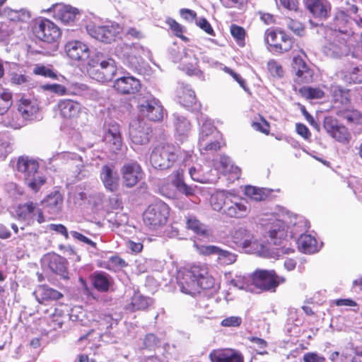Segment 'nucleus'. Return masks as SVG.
<instances>
[{
  "instance_id": "obj_48",
  "label": "nucleus",
  "mask_w": 362,
  "mask_h": 362,
  "mask_svg": "<svg viewBox=\"0 0 362 362\" xmlns=\"http://www.w3.org/2000/svg\"><path fill=\"white\" fill-rule=\"evenodd\" d=\"M15 26L12 21L0 23V42L6 41L15 33Z\"/></svg>"
},
{
  "instance_id": "obj_55",
  "label": "nucleus",
  "mask_w": 362,
  "mask_h": 362,
  "mask_svg": "<svg viewBox=\"0 0 362 362\" xmlns=\"http://www.w3.org/2000/svg\"><path fill=\"white\" fill-rule=\"evenodd\" d=\"M278 35H279V30L267 29L265 31V41L272 48L274 52L279 42Z\"/></svg>"
},
{
  "instance_id": "obj_47",
  "label": "nucleus",
  "mask_w": 362,
  "mask_h": 362,
  "mask_svg": "<svg viewBox=\"0 0 362 362\" xmlns=\"http://www.w3.org/2000/svg\"><path fill=\"white\" fill-rule=\"evenodd\" d=\"M237 257L235 253L219 248L217 254V262L221 265H230L235 262Z\"/></svg>"
},
{
  "instance_id": "obj_60",
  "label": "nucleus",
  "mask_w": 362,
  "mask_h": 362,
  "mask_svg": "<svg viewBox=\"0 0 362 362\" xmlns=\"http://www.w3.org/2000/svg\"><path fill=\"white\" fill-rule=\"evenodd\" d=\"M105 144L108 146L110 151L116 153L122 149L123 144L122 135L119 136L107 138L104 139Z\"/></svg>"
},
{
  "instance_id": "obj_63",
  "label": "nucleus",
  "mask_w": 362,
  "mask_h": 362,
  "mask_svg": "<svg viewBox=\"0 0 362 362\" xmlns=\"http://www.w3.org/2000/svg\"><path fill=\"white\" fill-rule=\"evenodd\" d=\"M267 69L273 76L281 78L284 76L282 66L274 59L268 62Z\"/></svg>"
},
{
  "instance_id": "obj_37",
  "label": "nucleus",
  "mask_w": 362,
  "mask_h": 362,
  "mask_svg": "<svg viewBox=\"0 0 362 362\" xmlns=\"http://www.w3.org/2000/svg\"><path fill=\"white\" fill-rule=\"evenodd\" d=\"M13 105V93L8 88L0 87V115L8 112Z\"/></svg>"
},
{
  "instance_id": "obj_58",
  "label": "nucleus",
  "mask_w": 362,
  "mask_h": 362,
  "mask_svg": "<svg viewBox=\"0 0 362 362\" xmlns=\"http://www.w3.org/2000/svg\"><path fill=\"white\" fill-rule=\"evenodd\" d=\"M159 345V339L156 335L152 333L146 334L143 341V348L148 350H154Z\"/></svg>"
},
{
  "instance_id": "obj_13",
  "label": "nucleus",
  "mask_w": 362,
  "mask_h": 362,
  "mask_svg": "<svg viewBox=\"0 0 362 362\" xmlns=\"http://www.w3.org/2000/svg\"><path fill=\"white\" fill-rule=\"evenodd\" d=\"M139 110L152 122H160L163 119V107L161 103L155 98H148L144 103L139 105Z\"/></svg>"
},
{
  "instance_id": "obj_27",
  "label": "nucleus",
  "mask_w": 362,
  "mask_h": 362,
  "mask_svg": "<svg viewBox=\"0 0 362 362\" xmlns=\"http://www.w3.org/2000/svg\"><path fill=\"white\" fill-rule=\"evenodd\" d=\"M246 202L240 200L234 202L230 198V204L224 209V214L231 218H240L247 216L249 212Z\"/></svg>"
},
{
  "instance_id": "obj_44",
  "label": "nucleus",
  "mask_w": 362,
  "mask_h": 362,
  "mask_svg": "<svg viewBox=\"0 0 362 362\" xmlns=\"http://www.w3.org/2000/svg\"><path fill=\"white\" fill-rule=\"evenodd\" d=\"M174 186L177 190L186 196H193L195 194V189L192 186L187 185L183 180L182 173L180 171L176 172V179L174 181Z\"/></svg>"
},
{
  "instance_id": "obj_15",
  "label": "nucleus",
  "mask_w": 362,
  "mask_h": 362,
  "mask_svg": "<svg viewBox=\"0 0 362 362\" xmlns=\"http://www.w3.org/2000/svg\"><path fill=\"white\" fill-rule=\"evenodd\" d=\"M304 5L315 18L326 20L330 16L332 5L328 0H304Z\"/></svg>"
},
{
  "instance_id": "obj_38",
  "label": "nucleus",
  "mask_w": 362,
  "mask_h": 362,
  "mask_svg": "<svg viewBox=\"0 0 362 362\" xmlns=\"http://www.w3.org/2000/svg\"><path fill=\"white\" fill-rule=\"evenodd\" d=\"M7 17L8 20L6 21H12L15 28H16L17 23H25L30 18V13L24 9H10L7 11Z\"/></svg>"
},
{
  "instance_id": "obj_2",
  "label": "nucleus",
  "mask_w": 362,
  "mask_h": 362,
  "mask_svg": "<svg viewBox=\"0 0 362 362\" xmlns=\"http://www.w3.org/2000/svg\"><path fill=\"white\" fill-rule=\"evenodd\" d=\"M181 156L180 148L173 144L161 142L156 145L150 156L151 165L164 170L172 168Z\"/></svg>"
},
{
  "instance_id": "obj_32",
  "label": "nucleus",
  "mask_w": 362,
  "mask_h": 362,
  "mask_svg": "<svg viewBox=\"0 0 362 362\" xmlns=\"http://www.w3.org/2000/svg\"><path fill=\"white\" fill-rule=\"evenodd\" d=\"M269 237L274 245H280L287 237L286 226L284 221L276 220L269 231Z\"/></svg>"
},
{
  "instance_id": "obj_53",
  "label": "nucleus",
  "mask_w": 362,
  "mask_h": 362,
  "mask_svg": "<svg viewBox=\"0 0 362 362\" xmlns=\"http://www.w3.org/2000/svg\"><path fill=\"white\" fill-rule=\"evenodd\" d=\"M286 25L288 28L298 36H303L305 34L304 25L297 19L287 18Z\"/></svg>"
},
{
  "instance_id": "obj_10",
  "label": "nucleus",
  "mask_w": 362,
  "mask_h": 362,
  "mask_svg": "<svg viewBox=\"0 0 362 362\" xmlns=\"http://www.w3.org/2000/svg\"><path fill=\"white\" fill-rule=\"evenodd\" d=\"M87 33L93 38L105 43H110L119 33V27L113 24L98 25L93 23L86 25Z\"/></svg>"
},
{
  "instance_id": "obj_57",
  "label": "nucleus",
  "mask_w": 362,
  "mask_h": 362,
  "mask_svg": "<svg viewBox=\"0 0 362 362\" xmlns=\"http://www.w3.org/2000/svg\"><path fill=\"white\" fill-rule=\"evenodd\" d=\"M175 128L179 134L185 135L190 131L191 124L186 118L177 117L175 122Z\"/></svg>"
},
{
  "instance_id": "obj_30",
  "label": "nucleus",
  "mask_w": 362,
  "mask_h": 362,
  "mask_svg": "<svg viewBox=\"0 0 362 362\" xmlns=\"http://www.w3.org/2000/svg\"><path fill=\"white\" fill-rule=\"evenodd\" d=\"M42 203L50 214H55L61 210L63 197L59 192L55 191L45 197Z\"/></svg>"
},
{
  "instance_id": "obj_7",
  "label": "nucleus",
  "mask_w": 362,
  "mask_h": 362,
  "mask_svg": "<svg viewBox=\"0 0 362 362\" xmlns=\"http://www.w3.org/2000/svg\"><path fill=\"white\" fill-rule=\"evenodd\" d=\"M346 37L340 33H332V36L324 46V52L331 57H340L349 53L350 49Z\"/></svg>"
},
{
  "instance_id": "obj_41",
  "label": "nucleus",
  "mask_w": 362,
  "mask_h": 362,
  "mask_svg": "<svg viewBox=\"0 0 362 362\" xmlns=\"http://www.w3.org/2000/svg\"><path fill=\"white\" fill-rule=\"evenodd\" d=\"M280 41L278 43L275 52L282 54L288 52L293 47V40L284 30H279Z\"/></svg>"
},
{
  "instance_id": "obj_42",
  "label": "nucleus",
  "mask_w": 362,
  "mask_h": 362,
  "mask_svg": "<svg viewBox=\"0 0 362 362\" xmlns=\"http://www.w3.org/2000/svg\"><path fill=\"white\" fill-rule=\"evenodd\" d=\"M92 281L93 285L97 291L100 292H106L109 290L110 281L104 273H94Z\"/></svg>"
},
{
  "instance_id": "obj_33",
  "label": "nucleus",
  "mask_w": 362,
  "mask_h": 362,
  "mask_svg": "<svg viewBox=\"0 0 362 362\" xmlns=\"http://www.w3.org/2000/svg\"><path fill=\"white\" fill-rule=\"evenodd\" d=\"M299 250L304 253H314L317 251L316 239L311 235L302 234L298 240Z\"/></svg>"
},
{
  "instance_id": "obj_14",
  "label": "nucleus",
  "mask_w": 362,
  "mask_h": 362,
  "mask_svg": "<svg viewBox=\"0 0 362 362\" xmlns=\"http://www.w3.org/2000/svg\"><path fill=\"white\" fill-rule=\"evenodd\" d=\"M113 88L121 95H134L141 90V84L139 79L128 75L117 78Z\"/></svg>"
},
{
  "instance_id": "obj_56",
  "label": "nucleus",
  "mask_w": 362,
  "mask_h": 362,
  "mask_svg": "<svg viewBox=\"0 0 362 362\" xmlns=\"http://www.w3.org/2000/svg\"><path fill=\"white\" fill-rule=\"evenodd\" d=\"M9 76L10 82L13 85L22 86L28 83L30 81V76L25 74L13 71L9 74Z\"/></svg>"
},
{
  "instance_id": "obj_31",
  "label": "nucleus",
  "mask_w": 362,
  "mask_h": 362,
  "mask_svg": "<svg viewBox=\"0 0 362 362\" xmlns=\"http://www.w3.org/2000/svg\"><path fill=\"white\" fill-rule=\"evenodd\" d=\"M211 362H244L240 354H228L223 350H213L209 355Z\"/></svg>"
},
{
  "instance_id": "obj_9",
  "label": "nucleus",
  "mask_w": 362,
  "mask_h": 362,
  "mask_svg": "<svg viewBox=\"0 0 362 362\" xmlns=\"http://www.w3.org/2000/svg\"><path fill=\"white\" fill-rule=\"evenodd\" d=\"M16 214L18 219L28 223H33L36 221L40 224L45 222L43 211L38 207L36 202H28L18 204L16 209Z\"/></svg>"
},
{
  "instance_id": "obj_19",
  "label": "nucleus",
  "mask_w": 362,
  "mask_h": 362,
  "mask_svg": "<svg viewBox=\"0 0 362 362\" xmlns=\"http://www.w3.org/2000/svg\"><path fill=\"white\" fill-rule=\"evenodd\" d=\"M47 11L52 13L54 18L68 23L74 21L78 11L70 6L64 4H54L47 8Z\"/></svg>"
},
{
  "instance_id": "obj_46",
  "label": "nucleus",
  "mask_w": 362,
  "mask_h": 362,
  "mask_svg": "<svg viewBox=\"0 0 362 362\" xmlns=\"http://www.w3.org/2000/svg\"><path fill=\"white\" fill-rule=\"evenodd\" d=\"M230 33L239 46L245 45L246 31L243 27L233 23L230 26Z\"/></svg>"
},
{
  "instance_id": "obj_3",
  "label": "nucleus",
  "mask_w": 362,
  "mask_h": 362,
  "mask_svg": "<svg viewBox=\"0 0 362 362\" xmlns=\"http://www.w3.org/2000/svg\"><path fill=\"white\" fill-rule=\"evenodd\" d=\"M170 206L162 200L149 204L142 214L144 225L151 230H157L164 226L170 216Z\"/></svg>"
},
{
  "instance_id": "obj_59",
  "label": "nucleus",
  "mask_w": 362,
  "mask_h": 362,
  "mask_svg": "<svg viewBox=\"0 0 362 362\" xmlns=\"http://www.w3.org/2000/svg\"><path fill=\"white\" fill-rule=\"evenodd\" d=\"M261 122H253L252 123V128L265 135H269L270 133V124L264 117L259 115Z\"/></svg>"
},
{
  "instance_id": "obj_18",
  "label": "nucleus",
  "mask_w": 362,
  "mask_h": 362,
  "mask_svg": "<svg viewBox=\"0 0 362 362\" xmlns=\"http://www.w3.org/2000/svg\"><path fill=\"white\" fill-rule=\"evenodd\" d=\"M17 110L24 121H32L36 119L40 107L36 102L21 97L17 103Z\"/></svg>"
},
{
  "instance_id": "obj_21",
  "label": "nucleus",
  "mask_w": 362,
  "mask_h": 362,
  "mask_svg": "<svg viewBox=\"0 0 362 362\" xmlns=\"http://www.w3.org/2000/svg\"><path fill=\"white\" fill-rule=\"evenodd\" d=\"M341 80L346 84L362 83V64H351L339 72Z\"/></svg>"
},
{
  "instance_id": "obj_36",
  "label": "nucleus",
  "mask_w": 362,
  "mask_h": 362,
  "mask_svg": "<svg viewBox=\"0 0 362 362\" xmlns=\"http://www.w3.org/2000/svg\"><path fill=\"white\" fill-rule=\"evenodd\" d=\"M232 240L237 247L246 248L250 246L252 235L245 228H239L233 233Z\"/></svg>"
},
{
  "instance_id": "obj_62",
  "label": "nucleus",
  "mask_w": 362,
  "mask_h": 362,
  "mask_svg": "<svg viewBox=\"0 0 362 362\" xmlns=\"http://www.w3.org/2000/svg\"><path fill=\"white\" fill-rule=\"evenodd\" d=\"M122 135L119 124L115 122H111L107 124L106 131L104 134V139L119 136Z\"/></svg>"
},
{
  "instance_id": "obj_34",
  "label": "nucleus",
  "mask_w": 362,
  "mask_h": 362,
  "mask_svg": "<svg viewBox=\"0 0 362 362\" xmlns=\"http://www.w3.org/2000/svg\"><path fill=\"white\" fill-rule=\"evenodd\" d=\"M179 103L185 107H192L196 104L195 93L187 86H181L177 91Z\"/></svg>"
},
{
  "instance_id": "obj_28",
  "label": "nucleus",
  "mask_w": 362,
  "mask_h": 362,
  "mask_svg": "<svg viewBox=\"0 0 362 362\" xmlns=\"http://www.w3.org/2000/svg\"><path fill=\"white\" fill-rule=\"evenodd\" d=\"M330 93L332 100L334 103L342 105L351 104V90L339 85L331 86Z\"/></svg>"
},
{
  "instance_id": "obj_61",
  "label": "nucleus",
  "mask_w": 362,
  "mask_h": 362,
  "mask_svg": "<svg viewBox=\"0 0 362 362\" xmlns=\"http://www.w3.org/2000/svg\"><path fill=\"white\" fill-rule=\"evenodd\" d=\"M42 89L44 90L49 91L51 93H55L58 95H64L67 94L66 88L61 84L53 83V84H45L41 86Z\"/></svg>"
},
{
  "instance_id": "obj_17",
  "label": "nucleus",
  "mask_w": 362,
  "mask_h": 362,
  "mask_svg": "<svg viewBox=\"0 0 362 362\" xmlns=\"http://www.w3.org/2000/svg\"><path fill=\"white\" fill-rule=\"evenodd\" d=\"M293 69L296 74L295 81L298 83H308L313 78V70L300 57H295L293 60Z\"/></svg>"
},
{
  "instance_id": "obj_24",
  "label": "nucleus",
  "mask_w": 362,
  "mask_h": 362,
  "mask_svg": "<svg viewBox=\"0 0 362 362\" xmlns=\"http://www.w3.org/2000/svg\"><path fill=\"white\" fill-rule=\"evenodd\" d=\"M16 169L23 174V179H25L34 173H37L39 163L31 157L22 156L17 160Z\"/></svg>"
},
{
  "instance_id": "obj_6",
  "label": "nucleus",
  "mask_w": 362,
  "mask_h": 362,
  "mask_svg": "<svg viewBox=\"0 0 362 362\" xmlns=\"http://www.w3.org/2000/svg\"><path fill=\"white\" fill-rule=\"evenodd\" d=\"M189 273L193 278L190 284H187L186 286L183 283H180V288L182 292L192 295L196 293L197 288L200 287L203 289H207L211 284V279L208 277V267L205 264H194L191 266Z\"/></svg>"
},
{
  "instance_id": "obj_54",
  "label": "nucleus",
  "mask_w": 362,
  "mask_h": 362,
  "mask_svg": "<svg viewBox=\"0 0 362 362\" xmlns=\"http://www.w3.org/2000/svg\"><path fill=\"white\" fill-rule=\"evenodd\" d=\"M248 340L254 344V349L258 354L265 355L268 354V351L266 350L268 344L264 339L257 337H248Z\"/></svg>"
},
{
  "instance_id": "obj_39",
  "label": "nucleus",
  "mask_w": 362,
  "mask_h": 362,
  "mask_svg": "<svg viewBox=\"0 0 362 362\" xmlns=\"http://www.w3.org/2000/svg\"><path fill=\"white\" fill-rule=\"evenodd\" d=\"M25 184L34 192H37L47 181V178L44 175L39 173H34L30 177L23 179Z\"/></svg>"
},
{
  "instance_id": "obj_45",
  "label": "nucleus",
  "mask_w": 362,
  "mask_h": 362,
  "mask_svg": "<svg viewBox=\"0 0 362 362\" xmlns=\"http://www.w3.org/2000/svg\"><path fill=\"white\" fill-rule=\"evenodd\" d=\"M25 121L21 119L18 114L11 112L6 115L3 119V124L7 127L13 129H19L25 125Z\"/></svg>"
},
{
  "instance_id": "obj_12",
  "label": "nucleus",
  "mask_w": 362,
  "mask_h": 362,
  "mask_svg": "<svg viewBox=\"0 0 362 362\" xmlns=\"http://www.w3.org/2000/svg\"><path fill=\"white\" fill-rule=\"evenodd\" d=\"M330 25L333 29L332 33H340L346 37H351L354 34L351 18L344 11L339 10L335 12Z\"/></svg>"
},
{
  "instance_id": "obj_52",
  "label": "nucleus",
  "mask_w": 362,
  "mask_h": 362,
  "mask_svg": "<svg viewBox=\"0 0 362 362\" xmlns=\"http://www.w3.org/2000/svg\"><path fill=\"white\" fill-rule=\"evenodd\" d=\"M33 72L37 76H42L52 79H57V74L50 68L42 64H36Z\"/></svg>"
},
{
  "instance_id": "obj_50",
  "label": "nucleus",
  "mask_w": 362,
  "mask_h": 362,
  "mask_svg": "<svg viewBox=\"0 0 362 362\" xmlns=\"http://www.w3.org/2000/svg\"><path fill=\"white\" fill-rule=\"evenodd\" d=\"M64 307V305L63 304L58 305L52 314L51 322L54 327H62L64 323V318L65 317V310L63 309Z\"/></svg>"
},
{
  "instance_id": "obj_11",
  "label": "nucleus",
  "mask_w": 362,
  "mask_h": 362,
  "mask_svg": "<svg viewBox=\"0 0 362 362\" xmlns=\"http://www.w3.org/2000/svg\"><path fill=\"white\" fill-rule=\"evenodd\" d=\"M323 127L326 132L332 138L340 143L347 144L351 139V134L348 129L344 125H339L337 120L332 116L325 117Z\"/></svg>"
},
{
  "instance_id": "obj_4",
  "label": "nucleus",
  "mask_w": 362,
  "mask_h": 362,
  "mask_svg": "<svg viewBox=\"0 0 362 362\" xmlns=\"http://www.w3.org/2000/svg\"><path fill=\"white\" fill-rule=\"evenodd\" d=\"M250 277L251 284L260 292L274 293L279 285L286 282V278L279 276L274 269H257Z\"/></svg>"
},
{
  "instance_id": "obj_23",
  "label": "nucleus",
  "mask_w": 362,
  "mask_h": 362,
  "mask_svg": "<svg viewBox=\"0 0 362 362\" xmlns=\"http://www.w3.org/2000/svg\"><path fill=\"white\" fill-rule=\"evenodd\" d=\"M65 50L67 56L73 60L80 61L88 57V47L80 41L68 42Z\"/></svg>"
},
{
  "instance_id": "obj_25",
  "label": "nucleus",
  "mask_w": 362,
  "mask_h": 362,
  "mask_svg": "<svg viewBox=\"0 0 362 362\" xmlns=\"http://www.w3.org/2000/svg\"><path fill=\"white\" fill-rule=\"evenodd\" d=\"M153 304V300L145 297L139 293H134L131 298L130 303L125 307V310L134 313L136 311H144Z\"/></svg>"
},
{
  "instance_id": "obj_40",
  "label": "nucleus",
  "mask_w": 362,
  "mask_h": 362,
  "mask_svg": "<svg viewBox=\"0 0 362 362\" xmlns=\"http://www.w3.org/2000/svg\"><path fill=\"white\" fill-rule=\"evenodd\" d=\"M269 191L264 188H258L254 186H246L245 188V194L256 202L265 200L269 196Z\"/></svg>"
},
{
  "instance_id": "obj_26",
  "label": "nucleus",
  "mask_w": 362,
  "mask_h": 362,
  "mask_svg": "<svg viewBox=\"0 0 362 362\" xmlns=\"http://www.w3.org/2000/svg\"><path fill=\"white\" fill-rule=\"evenodd\" d=\"M48 267L54 273L64 279H69L68 262L65 258L54 254L49 257Z\"/></svg>"
},
{
  "instance_id": "obj_64",
  "label": "nucleus",
  "mask_w": 362,
  "mask_h": 362,
  "mask_svg": "<svg viewBox=\"0 0 362 362\" xmlns=\"http://www.w3.org/2000/svg\"><path fill=\"white\" fill-rule=\"evenodd\" d=\"M223 71L226 74H229L240 85V86L243 88L244 90L247 92L250 91L245 80L243 78L238 74L235 72L232 69L227 66L223 68Z\"/></svg>"
},
{
  "instance_id": "obj_49",
  "label": "nucleus",
  "mask_w": 362,
  "mask_h": 362,
  "mask_svg": "<svg viewBox=\"0 0 362 362\" xmlns=\"http://www.w3.org/2000/svg\"><path fill=\"white\" fill-rule=\"evenodd\" d=\"M299 91L307 99H321L325 96V92L320 88L303 87Z\"/></svg>"
},
{
  "instance_id": "obj_35",
  "label": "nucleus",
  "mask_w": 362,
  "mask_h": 362,
  "mask_svg": "<svg viewBox=\"0 0 362 362\" xmlns=\"http://www.w3.org/2000/svg\"><path fill=\"white\" fill-rule=\"evenodd\" d=\"M38 291L40 298L37 299L40 303L43 301L58 300L63 298L64 295L59 291L43 284L39 286Z\"/></svg>"
},
{
  "instance_id": "obj_43",
  "label": "nucleus",
  "mask_w": 362,
  "mask_h": 362,
  "mask_svg": "<svg viewBox=\"0 0 362 362\" xmlns=\"http://www.w3.org/2000/svg\"><path fill=\"white\" fill-rule=\"evenodd\" d=\"M186 227L197 235H205L206 230L205 226L194 216L188 215L186 217Z\"/></svg>"
},
{
  "instance_id": "obj_5",
  "label": "nucleus",
  "mask_w": 362,
  "mask_h": 362,
  "mask_svg": "<svg viewBox=\"0 0 362 362\" xmlns=\"http://www.w3.org/2000/svg\"><path fill=\"white\" fill-rule=\"evenodd\" d=\"M32 31L39 40L47 44L58 42L62 36L60 28L52 21L39 18L34 21Z\"/></svg>"
},
{
  "instance_id": "obj_16",
  "label": "nucleus",
  "mask_w": 362,
  "mask_h": 362,
  "mask_svg": "<svg viewBox=\"0 0 362 362\" xmlns=\"http://www.w3.org/2000/svg\"><path fill=\"white\" fill-rule=\"evenodd\" d=\"M100 178L107 191L116 192L119 188V177L112 164L104 165L100 171Z\"/></svg>"
},
{
  "instance_id": "obj_51",
  "label": "nucleus",
  "mask_w": 362,
  "mask_h": 362,
  "mask_svg": "<svg viewBox=\"0 0 362 362\" xmlns=\"http://www.w3.org/2000/svg\"><path fill=\"white\" fill-rule=\"evenodd\" d=\"M166 23L169 25L173 33L177 37L187 42L188 38L183 35L184 28L175 19L169 18L166 21Z\"/></svg>"
},
{
  "instance_id": "obj_20",
  "label": "nucleus",
  "mask_w": 362,
  "mask_h": 362,
  "mask_svg": "<svg viewBox=\"0 0 362 362\" xmlns=\"http://www.w3.org/2000/svg\"><path fill=\"white\" fill-rule=\"evenodd\" d=\"M57 109L62 117L72 119L79 116L81 104L71 99H62L58 102Z\"/></svg>"
},
{
  "instance_id": "obj_1",
  "label": "nucleus",
  "mask_w": 362,
  "mask_h": 362,
  "mask_svg": "<svg viewBox=\"0 0 362 362\" xmlns=\"http://www.w3.org/2000/svg\"><path fill=\"white\" fill-rule=\"evenodd\" d=\"M117 72L115 61L112 58L97 54L90 59L87 73L93 79L105 83L111 81Z\"/></svg>"
},
{
  "instance_id": "obj_22",
  "label": "nucleus",
  "mask_w": 362,
  "mask_h": 362,
  "mask_svg": "<svg viewBox=\"0 0 362 362\" xmlns=\"http://www.w3.org/2000/svg\"><path fill=\"white\" fill-rule=\"evenodd\" d=\"M151 129L140 122L132 124L129 127V136L132 141L136 145H144L149 142Z\"/></svg>"
},
{
  "instance_id": "obj_29",
  "label": "nucleus",
  "mask_w": 362,
  "mask_h": 362,
  "mask_svg": "<svg viewBox=\"0 0 362 362\" xmlns=\"http://www.w3.org/2000/svg\"><path fill=\"white\" fill-rule=\"evenodd\" d=\"M234 197L230 193L226 191H218L212 194L210 203L215 211H223L230 204V198Z\"/></svg>"
},
{
  "instance_id": "obj_8",
  "label": "nucleus",
  "mask_w": 362,
  "mask_h": 362,
  "mask_svg": "<svg viewBox=\"0 0 362 362\" xmlns=\"http://www.w3.org/2000/svg\"><path fill=\"white\" fill-rule=\"evenodd\" d=\"M120 173L123 186L126 188L135 187L144 176V172L137 161L124 163L120 169Z\"/></svg>"
}]
</instances>
